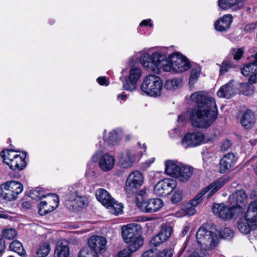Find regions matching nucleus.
<instances>
[{"label": "nucleus", "instance_id": "f257e3e1", "mask_svg": "<svg viewBox=\"0 0 257 257\" xmlns=\"http://www.w3.org/2000/svg\"><path fill=\"white\" fill-rule=\"evenodd\" d=\"M190 100L196 103L195 107L189 112L192 125L199 128L209 127L218 115L214 98L205 91H197L191 95Z\"/></svg>", "mask_w": 257, "mask_h": 257}, {"label": "nucleus", "instance_id": "f03ea898", "mask_svg": "<svg viewBox=\"0 0 257 257\" xmlns=\"http://www.w3.org/2000/svg\"><path fill=\"white\" fill-rule=\"evenodd\" d=\"M122 236L128 248L133 252L139 249L144 243V237L141 235L140 225L132 223L121 228Z\"/></svg>", "mask_w": 257, "mask_h": 257}, {"label": "nucleus", "instance_id": "7ed1b4c3", "mask_svg": "<svg viewBox=\"0 0 257 257\" xmlns=\"http://www.w3.org/2000/svg\"><path fill=\"white\" fill-rule=\"evenodd\" d=\"M163 86V82L159 76L150 74L145 77L140 89L148 96L158 97L162 94Z\"/></svg>", "mask_w": 257, "mask_h": 257}, {"label": "nucleus", "instance_id": "20e7f679", "mask_svg": "<svg viewBox=\"0 0 257 257\" xmlns=\"http://www.w3.org/2000/svg\"><path fill=\"white\" fill-rule=\"evenodd\" d=\"M166 58V56L160 52L153 53L151 57L148 53H144L141 56L140 62L148 72L159 74L160 66Z\"/></svg>", "mask_w": 257, "mask_h": 257}, {"label": "nucleus", "instance_id": "39448f33", "mask_svg": "<svg viewBox=\"0 0 257 257\" xmlns=\"http://www.w3.org/2000/svg\"><path fill=\"white\" fill-rule=\"evenodd\" d=\"M95 196L97 200L108 208L112 214L118 215L122 212L123 208L122 204L114 200L105 189L99 188L96 190Z\"/></svg>", "mask_w": 257, "mask_h": 257}, {"label": "nucleus", "instance_id": "423d86ee", "mask_svg": "<svg viewBox=\"0 0 257 257\" xmlns=\"http://www.w3.org/2000/svg\"><path fill=\"white\" fill-rule=\"evenodd\" d=\"M1 156L3 162L13 170H22L26 166L25 160V156H21L12 150H4L1 152Z\"/></svg>", "mask_w": 257, "mask_h": 257}, {"label": "nucleus", "instance_id": "0eeeda50", "mask_svg": "<svg viewBox=\"0 0 257 257\" xmlns=\"http://www.w3.org/2000/svg\"><path fill=\"white\" fill-rule=\"evenodd\" d=\"M198 244L202 247L209 249L213 248L218 242V237L215 233L207 230L203 226L200 227L196 233Z\"/></svg>", "mask_w": 257, "mask_h": 257}, {"label": "nucleus", "instance_id": "6e6552de", "mask_svg": "<svg viewBox=\"0 0 257 257\" xmlns=\"http://www.w3.org/2000/svg\"><path fill=\"white\" fill-rule=\"evenodd\" d=\"M126 70L122 69L121 74L122 77H124V81L122 82L123 88L126 90L133 91L137 89V82L139 80L142 75V70L140 68L133 66H132L129 71L127 75H125Z\"/></svg>", "mask_w": 257, "mask_h": 257}, {"label": "nucleus", "instance_id": "1a4fd4ad", "mask_svg": "<svg viewBox=\"0 0 257 257\" xmlns=\"http://www.w3.org/2000/svg\"><path fill=\"white\" fill-rule=\"evenodd\" d=\"M38 197L41 200L39 209V213L41 215H45L53 211L59 205V196L55 194H48Z\"/></svg>", "mask_w": 257, "mask_h": 257}, {"label": "nucleus", "instance_id": "9d476101", "mask_svg": "<svg viewBox=\"0 0 257 257\" xmlns=\"http://www.w3.org/2000/svg\"><path fill=\"white\" fill-rule=\"evenodd\" d=\"M1 196L5 200L12 201L17 198L23 190V185L19 182L11 181L2 185Z\"/></svg>", "mask_w": 257, "mask_h": 257}, {"label": "nucleus", "instance_id": "9b49d317", "mask_svg": "<svg viewBox=\"0 0 257 257\" xmlns=\"http://www.w3.org/2000/svg\"><path fill=\"white\" fill-rule=\"evenodd\" d=\"M144 176L139 171L131 172L126 178L125 184V190L128 194L136 192L143 184Z\"/></svg>", "mask_w": 257, "mask_h": 257}, {"label": "nucleus", "instance_id": "f8f14e48", "mask_svg": "<svg viewBox=\"0 0 257 257\" xmlns=\"http://www.w3.org/2000/svg\"><path fill=\"white\" fill-rule=\"evenodd\" d=\"M249 63L241 69V72L244 76H249V83L257 82V53L248 56Z\"/></svg>", "mask_w": 257, "mask_h": 257}, {"label": "nucleus", "instance_id": "ddd939ff", "mask_svg": "<svg viewBox=\"0 0 257 257\" xmlns=\"http://www.w3.org/2000/svg\"><path fill=\"white\" fill-rule=\"evenodd\" d=\"M205 137L200 132H194L186 134L183 138L181 145L184 149L195 147L204 143Z\"/></svg>", "mask_w": 257, "mask_h": 257}, {"label": "nucleus", "instance_id": "4468645a", "mask_svg": "<svg viewBox=\"0 0 257 257\" xmlns=\"http://www.w3.org/2000/svg\"><path fill=\"white\" fill-rule=\"evenodd\" d=\"M177 182L173 179H164L160 181L154 186V192L159 196H164L170 194L176 188Z\"/></svg>", "mask_w": 257, "mask_h": 257}, {"label": "nucleus", "instance_id": "2eb2a0df", "mask_svg": "<svg viewBox=\"0 0 257 257\" xmlns=\"http://www.w3.org/2000/svg\"><path fill=\"white\" fill-rule=\"evenodd\" d=\"M173 65V72H183L191 67V64L187 58L178 52H175L169 56Z\"/></svg>", "mask_w": 257, "mask_h": 257}, {"label": "nucleus", "instance_id": "dca6fc26", "mask_svg": "<svg viewBox=\"0 0 257 257\" xmlns=\"http://www.w3.org/2000/svg\"><path fill=\"white\" fill-rule=\"evenodd\" d=\"M107 243L106 239L103 236L93 235L87 240V248H89L91 251L98 256L99 254L105 249Z\"/></svg>", "mask_w": 257, "mask_h": 257}, {"label": "nucleus", "instance_id": "f3484780", "mask_svg": "<svg viewBox=\"0 0 257 257\" xmlns=\"http://www.w3.org/2000/svg\"><path fill=\"white\" fill-rule=\"evenodd\" d=\"M163 201L160 198H153L146 200L145 201L136 202L138 208L143 212L146 213H153L160 210L163 206Z\"/></svg>", "mask_w": 257, "mask_h": 257}, {"label": "nucleus", "instance_id": "a211bd4d", "mask_svg": "<svg viewBox=\"0 0 257 257\" xmlns=\"http://www.w3.org/2000/svg\"><path fill=\"white\" fill-rule=\"evenodd\" d=\"M235 209L231 206H226L224 203L214 204L212 207L213 212L218 217L223 219H230L235 213Z\"/></svg>", "mask_w": 257, "mask_h": 257}, {"label": "nucleus", "instance_id": "6ab92c4d", "mask_svg": "<svg viewBox=\"0 0 257 257\" xmlns=\"http://www.w3.org/2000/svg\"><path fill=\"white\" fill-rule=\"evenodd\" d=\"M137 156L138 154L134 150H125L119 155L118 165L122 168H130L136 161Z\"/></svg>", "mask_w": 257, "mask_h": 257}, {"label": "nucleus", "instance_id": "aec40b11", "mask_svg": "<svg viewBox=\"0 0 257 257\" xmlns=\"http://www.w3.org/2000/svg\"><path fill=\"white\" fill-rule=\"evenodd\" d=\"M237 158L234 154L228 153L224 155L220 160L219 164V172L224 173L230 171L235 166Z\"/></svg>", "mask_w": 257, "mask_h": 257}, {"label": "nucleus", "instance_id": "412c9836", "mask_svg": "<svg viewBox=\"0 0 257 257\" xmlns=\"http://www.w3.org/2000/svg\"><path fill=\"white\" fill-rule=\"evenodd\" d=\"M247 197L244 190H239L232 193L228 198L230 204L235 209L242 208L247 203Z\"/></svg>", "mask_w": 257, "mask_h": 257}, {"label": "nucleus", "instance_id": "4be33fe9", "mask_svg": "<svg viewBox=\"0 0 257 257\" xmlns=\"http://www.w3.org/2000/svg\"><path fill=\"white\" fill-rule=\"evenodd\" d=\"M238 89V83L234 81H230L226 84L221 87L217 94L219 97L229 99L237 93Z\"/></svg>", "mask_w": 257, "mask_h": 257}, {"label": "nucleus", "instance_id": "5701e85b", "mask_svg": "<svg viewBox=\"0 0 257 257\" xmlns=\"http://www.w3.org/2000/svg\"><path fill=\"white\" fill-rule=\"evenodd\" d=\"M116 162L114 156L106 153L102 154L99 158L98 166L103 172H108L114 167Z\"/></svg>", "mask_w": 257, "mask_h": 257}, {"label": "nucleus", "instance_id": "b1692460", "mask_svg": "<svg viewBox=\"0 0 257 257\" xmlns=\"http://www.w3.org/2000/svg\"><path fill=\"white\" fill-rule=\"evenodd\" d=\"M165 173L173 177H176L179 174V168L181 163L176 160H167L165 163Z\"/></svg>", "mask_w": 257, "mask_h": 257}, {"label": "nucleus", "instance_id": "393cba45", "mask_svg": "<svg viewBox=\"0 0 257 257\" xmlns=\"http://www.w3.org/2000/svg\"><path fill=\"white\" fill-rule=\"evenodd\" d=\"M256 226V224L244 217L239 218L237 221V229L243 234L249 233L251 230L255 229Z\"/></svg>", "mask_w": 257, "mask_h": 257}, {"label": "nucleus", "instance_id": "a878e982", "mask_svg": "<svg viewBox=\"0 0 257 257\" xmlns=\"http://www.w3.org/2000/svg\"><path fill=\"white\" fill-rule=\"evenodd\" d=\"M227 181L226 178H220L213 182L204 190L205 194L207 193V197L209 198L215 192L219 190Z\"/></svg>", "mask_w": 257, "mask_h": 257}, {"label": "nucleus", "instance_id": "bb28decb", "mask_svg": "<svg viewBox=\"0 0 257 257\" xmlns=\"http://www.w3.org/2000/svg\"><path fill=\"white\" fill-rule=\"evenodd\" d=\"M255 120L254 113L251 110L247 109L242 114L240 123L245 128L248 129L252 127Z\"/></svg>", "mask_w": 257, "mask_h": 257}, {"label": "nucleus", "instance_id": "cd10ccee", "mask_svg": "<svg viewBox=\"0 0 257 257\" xmlns=\"http://www.w3.org/2000/svg\"><path fill=\"white\" fill-rule=\"evenodd\" d=\"M69 249L66 241L58 240L55 249V257H68Z\"/></svg>", "mask_w": 257, "mask_h": 257}, {"label": "nucleus", "instance_id": "c85d7f7f", "mask_svg": "<svg viewBox=\"0 0 257 257\" xmlns=\"http://www.w3.org/2000/svg\"><path fill=\"white\" fill-rule=\"evenodd\" d=\"M232 17L231 15H226L217 20L214 24L215 29L218 31H224L229 28L232 22Z\"/></svg>", "mask_w": 257, "mask_h": 257}, {"label": "nucleus", "instance_id": "c756f323", "mask_svg": "<svg viewBox=\"0 0 257 257\" xmlns=\"http://www.w3.org/2000/svg\"><path fill=\"white\" fill-rule=\"evenodd\" d=\"M80 193L74 186L69 187L65 195V204L66 206H70L77 199Z\"/></svg>", "mask_w": 257, "mask_h": 257}, {"label": "nucleus", "instance_id": "7c9ffc66", "mask_svg": "<svg viewBox=\"0 0 257 257\" xmlns=\"http://www.w3.org/2000/svg\"><path fill=\"white\" fill-rule=\"evenodd\" d=\"M179 170V175L176 178H179L181 181H186L192 176L193 169L188 165L181 164Z\"/></svg>", "mask_w": 257, "mask_h": 257}, {"label": "nucleus", "instance_id": "2f4dec72", "mask_svg": "<svg viewBox=\"0 0 257 257\" xmlns=\"http://www.w3.org/2000/svg\"><path fill=\"white\" fill-rule=\"evenodd\" d=\"M182 85V80L181 78H173L166 80L164 86L166 89L173 91L180 87Z\"/></svg>", "mask_w": 257, "mask_h": 257}, {"label": "nucleus", "instance_id": "473e14b6", "mask_svg": "<svg viewBox=\"0 0 257 257\" xmlns=\"http://www.w3.org/2000/svg\"><path fill=\"white\" fill-rule=\"evenodd\" d=\"M10 249L17 252L22 256H25L26 252L24 250L23 245L21 242L18 240H14L10 244Z\"/></svg>", "mask_w": 257, "mask_h": 257}, {"label": "nucleus", "instance_id": "72a5a7b5", "mask_svg": "<svg viewBox=\"0 0 257 257\" xmlns=\"http://www.w3.org/2000/svg\"><path fill=\"white\" fill-rule=\"evenodd\" d=\"M104 140L109 145H114L120 140L118 135L115 130H113L108 133L107 136H104Z\"/></svg>", "mask_w": 257, "mask_h": 257}, {"label": "nucleus", "instance_id": "f704fd0d", "mask_svg": "<svg viewBox=\"0 0 257 257\" xmlns=\"http://www.w3.org/2000/svg\"><path fill=\"white\" fill-rule=\"evenodd\" d=\"M201 72V67L196 65L192 68L189 78V84L193 85L198 80Z\"/></svg>", "mask_w": 257, "mask_h": 257}, {"label": "nucleus", "instance_id": "c9c22d12", "mask_svg": "<svg viewBox=\"0 0 257 257\" xmlns=\"http://www.w3.org/2000/svg\"><path fill=\"white\" fill-rule=\"evenodd\" d=\"M88 203V201L87 197L84 195L80 194L74 203L70 204V206H72L73 208H82L87 206Z\"/></svg>", "mask_w": 257, "mask_h": 257}, {"label": "nucleus", "instance_id": "e433bc0d", "mask_svg": "<svg viewBox=\"0 0 257 257\" xmlns=\"http://www.w3.org/2000/svg\"><path fill=\"white\" fill-rule=\"evenodd\" d=\"M239 0H219L218 6L222 9H228L235 5H239Z\"/></svg>", "mask_w": 257, "mask_h": 257}, {"label": "nucleus", "instance_id": "4c0bfd02", "mask_svg": "<svg viewBox=\"0 0 257 257\" xmlns=\"http://www.w3.org/2000/svg\"><path fill=\"white\" fill-rule=\"evenodd\" d=\"M252 83L248 84L247 83H242L238 84V87H240L241 91L245 95H251L254 91L253 86Z\"/></svg>", "mask_w": 257, "mask_h": 257}, {"label": "nucleus", "instance_id": "58836bf2", "mask_svg": "<svg viewBox=\"0 0 257 257\" xmlns=\"http://www.w3.org/2000/svg\"><path fill=\"white\" fill-rule=\"evenodd\" d=\"M50 250L51 248L49 244L47 242H45L40 246L37 251V254L41 257H46L49 254Z\"/></svg>", "mask_w": 257, "mask_h": 257}, {"label": "nucleus", "instance_id": "ea45409f", "mask_svg": "<svg viewBox=\"0 0 257 257\" xmlns=\"http://www.w3.org/2000/svg\"><path fill=\"white\" fill-rule=\"evenodd\" d=\"M182 211H183V214L181 216L184 215H194L196 210L195 208V207L191 204L190 203H188L186 206H184L182 208ZM178 217L181 216L180 215H177Z\"/></svg>", "mask_w": 257, "mask_h": 257}, {"label": "nucleus", "instance_id": "a19ab883", "mask_svg": "<svg viewBox=\"0 0 257 257\" xmlns=\"http://www.w3.org/2000/svg\"><path fill=\"white\" fill-rule=\"evenodd\" d=\"M172 231V229L171 226H164L162 227V229L159 234L164 241H165L170 237L171 235Z\"/></svg>", "mask_w": 257, "mask_h": 257}, {"label": "nucleus", "instance_id": "79ce46f5", "mask_svg": "<svg viewBox=\"0 0 257 257\" xmlns=\"http://www.w3.org/2000/svg\"><path fill=\"white\" fill-rule=\"evenodd\" d=\"M221 237L224 239H230L234 235L233 231L229 228L225 227L219 231Z\"/></svg>", "mask_w": 257, "mask_h": 257}, {"label": "nucleus", "instance_id": "37998d69", "mask_svg": "<svg viewBox=\"0 0 257 257\" xmlns=\"http://www.w3.org/2000/svg\"><path fill=\"white\" fill-rule=\"evenodd\" d=\"M234 66L231 63V61L229 60L224 61L220 68V74L223 75L226 73L230 69L233 68Z\"/></svg>", "mask_w": 257, "mask_h": 257}, {"label": "nucleus", "instance_id": "c03bdc74", "mask_svg": "<svg viewBox=\"0 0 257 257\" xmlns=\"http://www.w3.org/2000/svg\"><path fill=\"white\" fill-rule=\"evenodd\" d=\"M96 254L92 252L89 248L85 247L81 249L78 255V257H98Z\"/></svg>", "mask_w": 257, "mask_h": 257}, {"label": "nucleus", "instance_id": "a18cd8bd", "mask_svg": "<svg viewBox=\"0 0 257 257\" xmlns=\"http://www.w3.org/2000/svg\"><path fill=\"white\" fill-rule=\"evenodd\" d=\"M243 217L257 225V212L247 210Z\"/></svg>", "mask_w": 257, "mask_h": 257}, {"label": "nucleus", "instance_id": "49530a36", "mask_svg": "<svg viewBox=\"0 0 257 257\" xmlns=\"http://www.w3.org/2000/svg\"><path fill=\"white\" fill-rule=\"evenodd\" d=\"M3 235L5 238L12 239L17 235V231L11 228L5 229L3 231Z\"/></svg>", "mask_w": 257, "mask_h": 257}, {"label": "nucleus", "instance_id": "de8ad7c7", "mask_svg": "<svg viewBox=\"0 0 257 257\" xmlns=\"http://www.w3.org/2000/svg\"><path fill=\"white\" fill-rule=\"evenodd\" d=\"M161 69L166 72L173 71V65L171 62V60H170L169 58V61L165 59L160 66V69Z\"/></svg>", "mask_w": 257, "mask_h": 257}, {"label": "nucleus", "instance_id": "09e8293b", "mask_svg": "<svg viewBox=\"0 0 257 257\" xmlns=\"http://www.w3.org/2000/svg\"><path fill=\"white\" fill-rule=\"evenodd\" d=\"M205 194V193L202 190L191 201L190 203L195 207L201 202Z\"/></svg>", "mask_w": 257, "mask_h": 257}, {"label": "nucleus", "instance_id": "8fccbe9b", "mask_svg": "<svg viewBox=\"0 0 257 257\" xmlns=\"http://www.w3.org/2000/svg\"><path fill=\"white\" fill-rule=\"evenodd\" d=\"M182 198V192L181 191H177L173 194L171 201L173 203L176 204L180 201Z\"/></svg>", "mask_w": 257, "mask_h": 257}, {"label": "nucleus", "instance_id": "3c124183", "mask_svg": "<svg viewBox=\"0 0 257 257\" xmlns=\"http://www.w3.org/2000/svg\"><path fill=\"white\" fill-rule=\"evenodd\" d=\"M164 240L160 235L159 233L155 236L151 241V244L155 246H157L162 243H163Z\"/></svg>", "mask_w": 257, "mask_h": 257}, {"label": "nucleus", "instance_id": "603ef678", "mask_svg": "<svg viewBox=\"0 0 257 257\" xmlns=\"http://www.w3.org/2000/svg\"><path fill=\"white\" fill-rule=\"evenodd\" d=\"M133 251L130 249V248H124L118 252L117 256L118 257H131Z\"/></svg>", "mask_w": 257, "mask_h": 257}, {"label": "nucleus", "instance_id": "864d4df0", "mask_svg": "<svg viewBox=\"0 0 257 257\" xmlns=\"http://www.w3.org/2000/svg\"><path fill=\"white\" fill-rule=\"evenodd\" d=\"M146 196V190L145 189H143L139 191L136 196V203L139 201H145L144 198Z\"/></svg>", "mask_w": 257, "mask_h": 257}, {"label": "nucleus", "instance_id": "5fc2aeb1", "mask_svg": "<svg viewBox=\"0 0 257 257\" xmlns=\"http://www.w3.org/2000/svg\"><path fill=\"white\" fill-rule=\"evenodd\" d=\"M172 254L173 250L171 249H166L160 252L157 257H172Z\"/></svg>", "mask_w": 257, "mask_h": 257}, {"label": "nucleus", "instance_id": "6e6d98bb", "mask_svg": "<svg viewBox=\"0 0 257 257\" xmlns=\"http://www.w3.org/2000/svg\"><path fill=\"white\" fill-rule=\"evenodd\" d=\"M233 51L234 53L232 54L234 59L236 60L240 59L243 53V49L242 48L234 49Z\"/></svg>", "mask_w": 257, "mask_h": 257}, {"label": "nucleus", "instance_id": "4d7b16f0", "mask_svg": "<svg viewBox=\"0 0 257 257\" xmlns=\"http://www.w3.org/2000/svg\"><path fill=\"white\" fill-rule=\"evenodd\" d=\"M157 249H150L144 252L142 257H157Z\"/></svg>", "mask_w": 257, "mask_h": 257}, {"label": "nucleus", "instance_id": "13d9d810", "mask_svg": "<svg viewBox=\"0 0 257 257\" xmlns=\"http://www.w3.org/2000/svg\"><path fill=\"white\" fill-rule=\"evenodd\" d=\"M257 27V21L255 23H250L246 25L244 27V31L246 32H250L254 30Z\"/></svg>", "mask_w": 257, "mask_h": 257}, {"label": "nucleus", "instance_id": "bf43d9fd", "mask_svg": "<svg viewBox=\"0 0 257 257\" xmlns=\"http://www.w3.org/2000/svg\"><path fill=\"white\" fill-rule=\"evenodd\" d=\"M181 133V131L179 128H174L171 130L169 133V136L172 138H175L179 137Z\"/></svg>", "mask_w": 257, "mask_h": 257}, {"label": "nucleus", "instance_id": "052dcab7", "mask_svg": "<svg viewBox=\"0 0 257 257\" xmlns=\"http://www.w3.org/2000/svg\"><path fill=\"white\" fill-rule=\"evenodd\" d=\"M97 82L101 85L107 86L109 84V79L105 77H100L97 79Z\"/></svg>", "mask_w": 257, "mask_h": 257}, {"label": "nucleus", "instance_id": "680f3d73", "mask_svg": "<svg viewBox=\"0 0 257 257\" xmlns=\"http://www.w3.org/2000/svg\"><path fill=\"white\" fill-rule=\"evenodd\" d=\"M231 146V143L229 140H226L223 142L221 146V149L223 151L228 150Z\"/></svg>", "mask_w": 257, "mask_h": 257}, {"label": "nucleus", "instance_id": "e2e57ef3", "mask_svg": "<svg viewBox=\"0 0 257 257\" xmlns=\"http://www.w3.org/2000/svg\"><path fill=\"white\" fill-rule=\"evenodd\" d=\"M6 248L5 240L0 235V254L3 252Z\"/></svg>", "mask_w": 257, "mask_h": 257}, {"label": "nucleus", "instance_id": "0e129e2a", "mask_svg": "<svg viewBox=\"0 0 257 257\" xmlns=\"http://www.w3.org/2000/svg\"><path fill=\"white\" fill-rule=\"evenodd\" d=\"M151 21V19L143 20L140 23V26H146L149 25V26L150 27H152L153 26V24L152 23H149Z\"/></svg>", "mask_w": 257, "mask_h": 257}, {"label": "nucleus", "instance_id": "69168bd1", "mask_svg": "<svg viewBox=\"0 0 257 257\" xmlns=\"http://www.w3.org/2000/svg\"><path fill=\"white\" fill-rule=\"evenodd\" d=\"M127 98V96L123 93L118 94L117 95V99L120 101H125Z\"/></svg>", "mask_w": 257, "mask_h": 257}, {"label": "nucleus", "instance_id": "338daca9", "mask_svg": "<svg viewBox=\"0 0 257 257\" xmlns=\"http://www.w3.org/2000/svg\"><path fill=\"white\" fill-rule=\"evenodd\" d=\"M22 206L23 208L28 209L31 207V204L29 201H24L22 203Z\"/></svg>", "mask_w": 257, "mask_h": 257}, {"label": "nucleus", "instance_id": "774afa93", "mask_svg": "<svg viewBox=\"0 0 257 257\" xmlns=\"http://www.w3.org/2000/svg\"><path fill=\"white\" fill-rule=\"evenodd\" d=\"M186 257H202V256H200L198 252H192L191 253L189 254Z\"/></svg>", "mask_w": 257, "mask_h": 257}]
</instances>
